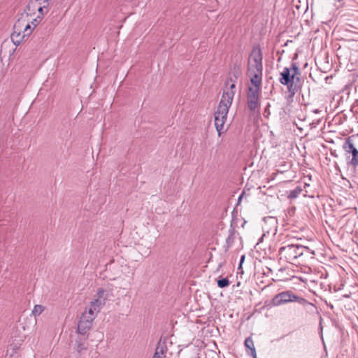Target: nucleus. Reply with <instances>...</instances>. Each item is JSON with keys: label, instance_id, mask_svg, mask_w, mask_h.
Returning a JSON list of instances; mask_svg holds the SVG:
<instances>
[{"label": "nucleus", "instance_id": "nucleus-2", "mask_svg": "<svg viewBox=\"0 0 358 358\" xmlns=\"http://www.w3.org/2000/svg\"><path fill=\"white\" fill-rule=\"evenodd\" d=\"M306 252L315 255L314 251L308 247L290 244L281 247L279 249V255L280 256V259L291 264H296L299 263L298 259L302 257Z\"/></svg>", "mask_w": 358, "mask_h": 358}, {"label": "nucleus", "instance_id": "nucleus-4", "mask_svg": "<svg viewBox=\"0 0 358 358\" xmlns=\"http://www.w3.org/2000/svg\"><path fill=\"white\" fill-rule=\"evenodd\" d=\"M104 294L105 290L103 288H99L96 294V299L91 301L90 308L85 310L83 314H86L87 316L90 317V320H94L106 303Z\"/></svg>", "mask_w": 358, "mask_h": 358}, {"label": "nucleus", "instance_id": "nucleus-18", "mask_svg": "<svg viewBox=\"0 0 358 358\" xmlns=\"http://www.w3.org/2000/svg\"><path fill=\"white\" fill-rule=\"evenodd\" d=\"M44 310V307L41 305H36L32 310V314L34 316L40 315Z\"/></svg>", "mask_w": 358, "mask_h": 358}, {"label": "nucleus", "instance_id": "nucleus-3", "mask_svg": "<svg viewBox=\"0 0 358 358\" xmlns=\"http://www.w3.org/2000/svg\"><path fill=\"white\" fill-rule=\"evenodd\" d=\"M31 34V28L28 22V14L21 13L14 24L11 40L15 45H18Z\"/></svg>", "mask_w": 358, "mask_h": 358}, {"label": "nucleus", "instance_id": "nucleus-17", "mask_svg": "<svg viewBox=\"0 0 358 358\" xmlns=\"http://www.w3.org/2000/svg\"><path fill=\"white\" fill-rule=\"evenodd\" d=\"M292 69L293 71L292 76H293L294 79L296 80V82L299 81V78L298 76L300 75V71L299 67L296 66V64L293 63L292 64Z\"/></svg>", "mask_w": 358, "mask_h": 358}, {"label": "nucleus", "instance_id": "nucleus-19", "mask_svg": "<svg viewBox=\"0 0 358 358\" xmlns=\"http://www.w3.org/2000/svg\"><path fill=\"white\" fill-rule=\"evenodd\" d=\"M229 285V280L227 278H222L217 280V286L220 288H224Z\"/></svg>", "mask_w": 358, "mask_h": 358}, {"label": "nucleus", "instance_id": "nucleus-12", "mask_svg": "<svg viewBox=\"0 0 358 358\" xmlns=\"http://www.w3.org/2000/svg\"><path fill=\"white\" fill-rule=\"evenodd\" d=\"M167 352L166 339L160 338L152 358H164Z\"/></svg>", "mask_w": 358, "mask_h": 358}, {"label": "nucleus", "instance_id": "nucleus-20", "mask_svg": "<svg viewBox=\"0 0 358 358\" xmlns=\"http://www.w3.org/2000/svg\"><path fill=\"white\" fill-rule=\"evenodd\" d=\"M301 189H295L290 192L289 197L291 199H295L300 194Z\"/></svg>", "mask_w": 358, "mask_h": 358}, {"label": "nucleus", "instance_id": "nucleus-22", "mask_svg": "<svg viewBox=\"0 0 358 358\" xmlns=\"http://www.w3.org/2000/svg\"><path fill=\"white\" fill-rule=\"evenodd\" d=\"M244 260H245V255H242V257L241 258V261H240V264H239L238 268H241L242 264L243 263Z\"/></svg>", "mask_w": 358, "mask_h": 358}, {"label": "nucleus", "instance_id": "nucleus-1", "mask_svg": "<svg viewBox=\"0 0 358 358\" xmlns=\"http://www.w3.org/2000/svg\"><path fill=\"white\" fill-rule=\"evenodd\" d=\"M227 87L224 90L222 99L220 101L217 110L215 113V126L220 136L223 132L224 125L227 120L229 109L231 106L236 92L235 81L230 77L226 83Z\"/></svg>", "mask_w": 358, "mask_h": 358}, {"label": "nucleus", "instance_id": "nucleus-21", "mask_svg": "<svg viewBox=\"0 0 358 358\" xmlns=\"http://www.w3.org/2000/svg\"><path fill=\"white\" fill-rule=\"evenodd\" d=\"M234 77L237 79V78L241 75V71L237 67H235L233 72L231 73Z\"/></svg>", "mask_w": 358, "mask_h": 358}, {"label": "nucleus", "instance_id": "nucleus-8", "mask_svg": "<svg viewBox=\"0 0 358 358\" xmlns=\"http://www.w3.org/2000/svg\"><path fill=\"white\" fill-rule=\"evenodd\" d=\"M261 89L248 88L247 94L248 106L251 111H255L260 108L259 96Z\"/></svg>", "mask_w": 358, "mask_h": 358}, {"label": "nucleus", "instance_id": "nucleus-6", "mask_svg": "<svg viewBox=\"0 0 358 358\" xmlns=\"http://www.w3.org/2000/svg\"><path fill=\"white\" fill-rule=\"evenodd\" d=\"M279 81L282 85L287 86L288 91L292 95H294L300 88V86L297 85L293 76H292L290 69L287 67L284 68L280 73Z\"/></svg>", "mask_w": 358, "mask_h": 358}, {"label": "nucleus", "instance_id": "nucleus-11", "mask_svg": "<svg viewBox=\"0 0 358 358\" xmlns=\"http://www.w3.org/2000/svg\"><path fill=\"white\" fill-rule=\"evenodd\" d=\"M36 11L38 14H41V15H44L48 13V9L45 6H41L40 5H36V1H29L26 9L24 10L22 13L28 14L29 15H36Z\"/></svg>", "mask_w": 358, "mask_h": 358}, {"label": "nucleus", "instance_id": "nucleus-9", "mask_svg": "<svg viewBox=\"0 0 358 358\" xmlns=\"http://www.w3.org/2000/svg\"><path fill=\"white\" fill-rule=\"evenodd\" d=\"M343 148L346 154H351L352 157L350 161V164L356 167L358 166V150L355 148L351 137H348L345 139Z\"/></svg>", "mask_w": 358, "mask_h": 358}, {"label": "nucleus", "instance_id": "nucleus-23", "mask_svg": "<svg viewBox=\"0 0 358 358\" xmlns=\"http://www.w3.org/2000/svg\"><path fill=\"white\" fill-rule=\"evenodd\" d=\"M305 3H306V8H308V1H305Z\"/></svg>", "mask_w": 358, "mask_h": 358}, {"label": "nucleus", "instance_id": "nucleus-10", "mask_svg": "<svg viewBox=\"0 0 358 358\" xmlns=\"http://www.w3.org/2000/svg\"><path fill=\"white\" fill-rule=\"evenodd\" d=\"M94 320H90V317L86 314H83L78 324L77 332L82 335H85L92 328V322Z\"/></svg>", "mask_w": 358, "mask_h": 358}, {"label": "nucleus", "instance_id": "nucleus-15", "mask_svg": "<svg viewBox=\"0 0 358 358\" xmlns=\"http://www.w3.org/2000/svg\"><path fill=\"white\" fill-rule=\"evenodd\" d=\"M245 346L249 350L248 352L250 354L253 358L257 357L256 350L254 345V342L250 337H248L245 341Z\"/></svg>", "mask_w": 358, "mask_h": 358}, {"label": "nucleus", "instance_id": "nucleus-14", "mask_svg": "<svg viewBox=\"0 0 358 358\" xmlns=\"http://www.w3.org/2000/svg\"><path fill=\"white\" fill-rule=\"evenodd\" d=\"M43 15L41 14H37L36 16L29 15H28V22L30 25V28H31V32L34 29L37 27V25L40 23L43 18Z\"/></svg>", "mask_w": 358, "mask_h": 358}, {"label": "nucleus", "instance_id": "nucleus-7", "mask_svg": "<svg viewBox=\"0 0 358 358\" xmlns=\"http://www.w3.org/2000/svg\"><path fill=\"white\" fill-rule=\"evenodd\" d=\"M304 301L303 299L294 294L290 291L282 292L273 299V304L274 306H281L289 302Z\"/></svg>", "mask_w": 358, "mask_h": 358}, {"label": "nucleus", "instance_id": "nucleus-16", "mask_svg": "<svg viewBox=\"0 0 358 358\" xmlns=\"http://www.w3.org/2000/svg\"><path fill=\"white\" fill-rule=\"evenodd\" d=\"M76 350L78 353H81L87 350V344L81 340H76Z\"/></svg>", "mask_w": 358, "mask_h": 358}, {"label": "nucleus", "instance_id": "nucleus-13", "mask_svg": "<svg viewBox=\"0 0 358 358\" xmlns=\"http://www.w3.org/2000/svg\"><path fill=\"white\" fill-rule=\"evenodd\" d=\"M249 75L250 76V82L252 84V86L249 87V88L260 89L262 73H249Z\"/></svg>", "mask_w": 358, "mask_h": 358}, {"label": "nucleus", "instance_id": "nucleus-5", "mask_svg": "<svg viewBox=\"0 0 358 358\" xmlns=\"http://www.w3.org/2000/svg\"><path fill=\"white\" fill-rule=\"evenodd\" d=\"M262 54L259 47H255L248 62L249 73H262Z\"/></svg>", "mask_w": 358, "mask_h": 358}]
</instances>
